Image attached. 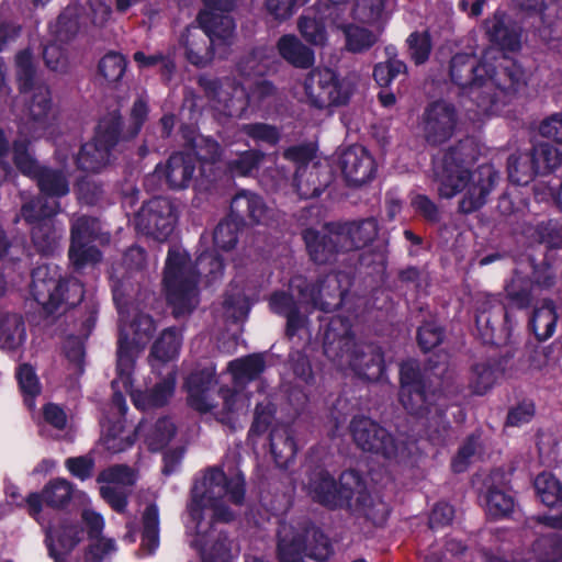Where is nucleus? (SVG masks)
Wrapping results in <instances>:
<instances>
[{"label":"nucleus","instance_id":"680f3d73","mask_svg":"<svg viewBox=\"0 0 562 562\" xmlns=\"http://www.w3.org/2000/svg\"><path fill=\"white\" fill-rule=\"evenodd\" d=\"M496 370L485 363L476 364L472 372L471 385L475 393L484 394L496 381Z\"/></svg>","mask_w":562,"mask_h":562},{"label":"nucleus","instance_id":"a878e982","mask_svg":"<svg viewBox=\"0 0 562 562\" xmlns=\"http://www.w3.org/2000/svg\"><path fill=\"white\" fill-rule=\"evenodd\" d=\"M331 20L334 25L342 32L345 47L351 53H362L370 49L378 42L383 29L381 25H368L369 27L356 25L355 21H349L338 13Z\"/></svg>","mask_w":562,"mask_h":562},{"label":"nucleus","instance_id":"dca6fc26","mask_svg":"<svg viewBox=\"0 0 562 562\" xmlns=\"http://www.w3.org/2000/svg\"><path fill=\"white\" fill-rule=\"evenodd\" d=\"M79 8L77 4L68 5L56 22L49 26L50 41L44 47L43 56L46 66L55 71H63L67 67V55L63 44L69 42L79 29Z\"/></svg>","mask_w":562,"mask_h":562},{"label":"nucleus","instance_id":"c9c22d12","mask_svg":"<svg viewBox=\"0 0 562 562\" xmlns=\"http://www.w3.org/2000/svg\"><path fill=\"white\" fill-rule=\"evenodd\" d=\"M270 450L279 467H286L296 453L292 430L288 425L276 424L269 435Z\"/></svg>","mask_w":562,"mask_h":562},{"label":"nucleus","instance_id":"aec40b11","mask_svg":"<svg viewBox=\"0 0 562 562\" xmlns=\"http://www.w3.org/2000/svg\"><path fill=\"white\" fill-rule=\"evenodd\" d=\"M177 213L171 201L155 198L147 202L135 217L136 228L147 236L164 241L175 229Z\"/></svg>","mask_w":562,"mask_h":562},{"label":"nucleus","instance_id":"6e6552de","mask_svg":"<svg viewBox=\"0 0 562 562\" xmlns=\"http://www.w3.org/2000/svg\"><path fill=\"white\" fill-rule=\"evenodd\" d=\"M35 178L43 195L24 203L21 215L27 223L35 224L32 228L33 241L41 251L46 252L55 245L56 237L42 221L59 212L57 199L69 193V181L64 171L49 168H41Z\"/></svg>","mask_w":562,"mask_h":562},{"label":"nucleus","instance_id":"e433bc0d","mask_svg":"<svg viewBox=\"0 0 562 562\" xmlns=\"http://www.w3.org/2000/svg\"><path fill=\"white\" fill-rule=\"evenodd\" d=\"M328 182V175H322L321 168L312 164L303 171L302 167L295 171L293 184L301 198L310 199L319 195Z\"/></svg>","mask_w":562,"mask_h":562},{"label":"nucleus","instance_id":"f3484780","mask_svg":"<svg viewBox=\"0 0 562 562\" xmlns=\"http://www.w3.org/2000/svg\"><path fill=\"white\" fill-rule=\"evenodd\" d=\"M108 236L101 234L99 222L81 216L72 224L69 259L77 268L95 265L101 260V252L91 245L92 241H108Z\"/></svg>","mask_w":562,"mask_h":562},{"label":"nucleus","instance_id":"20e7f679","mask_svg":"<svg viewBox=\"0 0 562 562\" xmlns=\"http://www.w3.org/2000/svg\"><path fill=\"white\" fill-rule=\"evenodd\" d=\"M223 272L222 260L213 254H202L193 266L189 254L179 247L169 249L164 271V289L176 317L190 314L198 305V276L215 280Z\"/></svg>","mask_w":562,"mask_h":562},{"label":"nucleus","instance_id":"58836bf2","mask_svg":"<svg viewBox=\"0 0 562 562\" xmlns=\"http://www.w3.org/2000/svg\"><path fill=\"white\" fill-rule=\"evenodd\" d=\"M26 338L23 318L18 314L0 316V348L4 351L19 349Z\"/></svg>","mask_w":562,"mask_h":562},{"label":"nucleus","instance_id":"4468645a","mask_svg":"<svg viewBox=\"0 0 562 562\" xmlns=\"http://www.w3.org/2000/svg\"><path fill=\"white\" fill-rule=\"evenodd\" d=\"M120 126V116L115 111L99 122L94 138L82 145L76 157L79 170L94 173L110 162L111 149L117 142Z\"/></svg>","mask_w":562,"mask_h":562},{"label":"nucleus","instance_id":"69168bd1","mask_svg":"<svg viewBox=\"0 0 562 562\" xmlns=\"http://www.w3.org/2000/svg\"><path fill=\"white\" fill-rule=\"evenodd\" d=\"M241 132L256 142L269 145H276L280 139V133L277 127L265 123L245 124L241 126Z\"/></svg>","mask_w":562,"mask_h":562},{"label":"nucleus","instance_id":"f03ea898","mask_svg":"<svg viewBox=\"0 0 562 562\" xmlns=\"http://www.w3.org/2000/svg\"><path fill=\"white\" fill-rule=\"evenodd\" d=\"M121 288V285L113 288V300L120 316L116 378L112 381L111 414L113 416H123L127 409L122 391L130 393L134 404L145 409L166 404L172 396L176 384L173 369L167 366L166 378L149 393L132 390L135 357L150 340L155 324L149 315L138 312L134 306H127L125 292Z\"/></svg>","mask_w":562,"mask_h":562},{"label":"nucleus","instance_id":"ddd939ff","mask_svg":"<svg viewBox=\"0 0 562 562\" xmlns=\"http://www.w3.org/2000/svg\"><path fill=\"white\" fill-rule=\"evenodd\" d=\"M34 299L48 312H54L61 303L74 306L83 297V285L77 279L60 280L56 269L41 266L32 273Z\"/></svg>","mask_w":562,"mask_h":562},{"label":"nucleus","instance_id":"09e8293b","mask_svg":"<svg viewBox=\"0 0 562 562\" xmlns=\"http://www.w3.org/2000/svg\"><path fill=\"white\" fill-rule=\"evenodd\" d=\"M401 392L400 400L402 404H405L408 408L416 409L418 403H413L411 397L413 391H415L416 384L423 385L419 380L418 367L415 362H406L401 367Z\"/></svg>","mask_w":562,"mask_h":562},{"label":"nucleus","instance_id":"a18cd8bd","mask_svg":"<svg viewBox=\"0 0 562 562\" xmlns=\"http://www.w3.org/2000/svg\"><path fill=\"white\" fill-rule=\"evenodd\" d=\"M486 32L492 42L501 46V48L514 52L520 47V36L515 30H509L504 21L495 16L486 23Z\"/></svg>","mask_w":562,"mask_h":562},{"label":"nucleus","instance_id":"bf43d9fd","mask_svg":"<svg viewBox=\"0 0 562 562\" xmlns=\"http://www.w3.org/2000/svg\"><path fill=\"white\" fill-rule=\"evenodd\" d=\"M224 308L227 317L238 321L246 317L249 312L250 304L239 289H233L224 300Z\"/></svg>","mask_w":562,"mask_h":562},{"label":"nucleus","instance_id":"b1692460","mask_svg":"<svg viewBox=\"0 0 562 562\" xmlns=\"http://www.w3.org/2000/svg\"><path fill=\"white\" fill-rule=\"evenodd\" d=\"M533 284L543 289L551 288L554 284V274L550 269L536 270L535 281L531 282L527 277L516 271L505 285L506 297L517 308H527L532 300L531 290Z\"/></svg>","mask_w":562,"mask_h":562},{"label":"nucleus","instance_id":"0eeeda50","mask_svg":"<svg viewBox=\"0 0 562 562\" xmlns=\"http://www.w3.org/2000/svg\"><path fill=\"white\" fill-rule=\"evenodd\" d=\"M349 285L350 278L347 274L330 273L317 288L300 290L297 301L288 293H274L270 299V308L286 317V334L293 336L305 323L302 312L308 311L307 305L329 312L340 305Z\"/></svg>","mask_w":562,"mask_h":562},{"label":"nucleus","instance_id":"7ed1b4c3","mask_svg":"<svg viewBox=\"0 0 562 562\" xmlns=\"http://www.w3.org/2000/svg\"><path fill=\"white\" fill-rule=\"evenodd\" d=\"M475 159L471 140H463L450 147L434 164V173L439 182L441 198L451 199L458 194L459 211L465 214L481 209L495 188L498 173L492 165H482L470 170L469 165Z\"/></svg>","mask_w":562,"mask_h":562},{"label":"nucleus","instance_id":"37998d69","mask_svg":"<svg viewBox=\"0 0 562 562\" xmlns=\"http://www.w3.org/2000/svg\"><path fill=\"white\" fill-rule=\"evenodd\" d=\"M142 521V550L151 554L159 546V512L155 504L146 506Z\"/></svg>","mask_w":562,"mask_h":562},{"label":"nucleus","instance_id":"a19ab883","mask_svg":"<svg viewBox=\"0 0 562 562\" xmlns=\"http://www.w3.org/2000/svg\"><path fill=\"white\" fill-rule=\"evenodd\" d=\"M278 50L295 67L307 68L314 61V53L294 35H283L278 41Z\"/></svg>","mask_w":562,"mask_h":562},{"label":"nucleus","instance_id":"bb28decb","mask_svg":"<svg viewBox=\"0 0 562 562\" xmlns=\"http://www.w3.org/2000/svg\"><path fill=\"white\" fill-rule=\"evenodd\" d=\"M180 44L189 63L198 67L209 65L214 57V38L204 29L188 27L181 36Z\"/></svg>","mask_w":562,"mask_h":562},{"label":"nucleus","instance_id":"6ab92c4d","mask_svg":"<svg viewBox=\"0 0 562 562\" xmlns=\"http://www.w3.org/2000/svg\"><path fill=\"white\" fill-rule=\"evenodd\" d=\"M458 124V112L450 102L439 100L428 104L420 117L419 128L424 139L430 145L449 140Z\"/></svg>","mask_w":562,"mask_h":562},{"label":"nucleus","instance_id":"6e6d98bb","mask_svg":"<svg viewBox=\"0 0 562 562\" xmlns=\"http://www.w3.org/2000/svg\"><path fill=\"white\" fill-rule=\"evenodd\" d=\"M117 551L112 538H97L91 541L86 552V562H109Z\"/></svg>","mask_w":562,"mask_h":562},{"label":"nucleus","instance_id":"5701e85b","mask_svg":"<svg viewBox=\"0 0 562 562\" xmlns=\"http://www.w3.org/2000/svg\"><path fill=\"white\" fill-rule=\"evenodd\" d=\"M339 166L350 184L360 186L369 181L375 170L374 160L362 146H351L339 156Z\"/></svg>","mask_w":562,"mask_h":562},{"label":"nucleus","instance_id":"f8f14e48","mask_svg":"<svg viewBox=\"0 0 562 562\" xmlns=\"http://www.w3.org/2000/svg\"><path fill=\"white\" fill-rule=\"evenodd\" d=\"M200 85L210 100L211 108L218 115L229 117L241 116L248 105H259L266 98L274 93L273 86L265 80L256 82L251 93H248L244 86H238L228 78L218 81L201 77Z\"/></svg>","mask_w":562,"mask_h":562},{"label":"nucleus","instance_id":"2eb2a0df","mask_svg":"<svg viewBox=\"0 0 562 562\" xmlns=\"http://www.w3.org/2000/svg\"><path fill=\"white\" fill-rule=\"evenodd\" d=\"M302 101L308 105L324 110L345 104L349 91L337 74L329 68H316L307 74L303 82Z\"/></svg>","mask_w":562,"mask_h":562},{"label":"nucleus","instance_id":"7c9ffc66","mask_svg":"<svg viewBox=\"0 0 562 562\" xmlns=\"http://www.w3.org/2000/svg\"><path fill=\"white\" fill-rule=\"evenodd\" d=\"M231 209L238 216H247L252 223L267 225L273 218V210L263 200L251 192L243 191L232 201Z\"/></svg>","mask_w":562,"mask_h":562},{"label":"nucleus","instance_id":"8fccbe9b","mask_svg":"<svg viewBox=\"0 0 562 562\" xmlns=\"http://www.w3.org/2000/svg\"><path fill=\"white\" fill-rule=\"evenodd\" d=\"M98 482L103 485L126 488L136 482V474L125 465H114L102 471L98 476Z\"/></svg>","mask_w":562,"mask_h":562},{"label":"nucleus","instance_id":"9d476101","mask_svg":"<svg viewBox=\"0 0 562 562\" xmlns=\"http://www.w3.org/2000/svg\"><path fill=\"white\" fill-rule=\"evenodd\" d=\"M214 368H205L192 373L187 380L190 405L202 413H212L223 424H232L234 416L249 406V398L229 389L214 390L216 384Z\"/></svg>","mask_w":562,"mask_h":562},{"label":"nucleus","instance_id":"774afa93","mask_svg":"<svg viewBox=\"0 0 562 562\" xmlns=\"http://www.w3.org/2000/svg\"><path fill=\"white\" fill-rule=\"evenodd\" d=\"M237 241V225L232 221L221 222L214 232V244L216 247L228 250Z\"/></svg>","mask_w":562,"mask_h":562},{"label":"nucleus","instance_id":"9b49d317","mask_svg":"<svg viewBox=\"0 0 562 562\" xmlns=\"http://www.w3.org/2000/svg\"><path fill=\"white\" fill-rule=\"evenodd\" d=\"M331 552L327 538L314 526L282 522L278 530V557L280 562H303L308 555L324 561ZM245 562H269L263 558L247 555Z\"/></svg>","mask_w":562,"mask_h":562},{"label":"nucleus","instance_id":"2f4dec72","mask_svg":"<svg viewBox=\"0 0 562 562\" xmlns=\"http://www.w3.org/2000/svg\"><path fill=\"white\" fill-rule=\"evenodd\" d=\"M195 162L196 158L191 153H177L170 156L164 171L170 188H187L192 180Z\"/></svg>","mask_w":562,"mask_h":562},{"label":"nucleus","instance_id":"c756f323","mask_svg":"<svg viewBox=\"0 0 562 562\" xmlns=\"http://www.w3.org/2000/svg\"><path fill=\"white\" fill-rule=\"evenodd\" d=\"M44 502L54 508H64L70 502L79 506L90 503L89 496L81 491L75 490L72 484L65 479L49 481L42 490Z\"/></svg>","mask_w":562,"mask_h":562},{"label":"nucleus","instance_id":"c03bdc74","mask_svg":"<svg viewBox=\"0 0 562 562\" xmlns=\"http://www.w3.org/2000/svg\"><path fill=\"white\" fill-rule=\"evenodd\" d=\"M102 442L106 450L116 453L124 451L133 445L130 431H126L121 419L112 422L110 418L103 423Z\"/></svg>","mask_w":562,"mask_h":562},{"label":"nucleus","instance_id":"ea45409f","mask_svg":"<svg viewBox=\"0 0 562 562\" xmlns=\"http://www.w3.org/2000/svg\"><path fill=\"white\" fill-rule=\"evenodd\" d=\"M227 370L233 376L235 386H240L255 380L263 372L265 360L261 355H250L231 361Z\"/></svg>","mask_w":562,"mask_h":562},{"label":"nucleus","instance_id":"f704fd0d","mask_svg":"<svg viewBox=\"0 0 562 562\" xmlns=\"http://www.w3.org/2000/svg\"><path fill=\"white\" fill-rule=\"evenodd\" d=\"M558 324L557 306L551 300H543L533 307L529 327L538 340L544 341L553 336Z\"/></svg>","mask_w":562,"mask_h":562},{"label":"nucleus","instance_id":"052dcab7","mask_svg":"<svg viewBox=\"0 0 562 562\" xmlns=\"http://www.w3.org/2000/svg\"><path fill=\"white\" fill-rule=\"evenodd\" d=\"M13 159L16 168L29 177H34L40 171L36 160L33 158L24 142H15L13 145Z\"/></svg>","mask_w":562,"mask_h":562},{"label":"nucleus","instance_id":"338daca9","mask_svg":"<svg viewBox=\"0 0 562 562\" xmlns=\"http://www.w3.org/2000/svg\"><path fill=\"white\" fill-rule=\"evenodd\" d=\"M15 65L21 90L26 92L34 77L32 54L29 50L20 52L15 57Z\"/></svg>","mask_w":562,"mask_h":562},{"label":"nucleus","instance_id":"3c124183","mask_svg":"<svg viewBox=\"0 0 562 562\" xmlns=\"http://www.w3.org/2000/svg\"><path fill=\"white\" fill-rule=\"evenodd\" d=\"M263 154L258 150H246L227 162V169L233 176H248L258 168Z\"/></svg>","mask_w":562,"mask_h":562},{"label":"nucleus","instance_id":"423d86ee","mask_svg":"<svg viewBox=\"0 0 562 562\" xmlns=\"http://www.w3.org/2000/svg\"><path fill=\"white\" fill-rule=\"evenodd\" d=\"M324 353L339 369L352 370L359 375L374 378L382 372L383 357L371 345H358L348 321L335 316L324 331Z\"/></svg>","mask_w":562,"mask_h":562},{"label":"nucleus","instance_id":"4be33fe9","mask_svg":"<svg viewBox=\"0 0 562 562\" xmlns=\"http://www.w3.org/2000/svg\"><path fill=\"white\" fill-rule=\"evenodd\" d=\"M85 531L77 522L63 520L46 530L45 544L54 562H71V552L82 541Z\"/></svg>","mask_w":562,"mask_h":562},{"label":"nucleus","instance_id":"864d4df0","mask_svg":"<svg viewBox=\"0 0 562 562\" xmlns=\"http://www.w3.org/2000/svg\"><path fill=\"white\" fill-rule=\"evenodd\" d=\"M530 153L539 172L554 169L562 164V155L550 144H539Z\"/></svg>","mask_w":562,"mask_h":562},{"label":"nucleus","instance_id":"72a5a7b5","mask_svg":"<svg viewBox=\"0 0 562 562\" xmlns=\"http://www.w3.org/2000/svg\"><path fill=\"white\" fill-rule=\"evenodd\" d=\"M224 12L215 13L202 10L198 15V22L202 29L214 38V45L218 43L231 44L234 37L235 23Z\"/></svg>","mask_w":562,"mask_h":562},{"label":"nucleus","instance_id":"c85d7f7f","mask_svg":"<svg viewBox=\"0 0 562 562\" xmlns=\"http://www.w3.org/2000/svg\"><path fill=\"white\" fill-rule=\"evenodd\" d=\"M336 234V224L328 226L326 235H319L315 229L308 228L304 232L303 237L310 252L311 258L317 263H326L331 261L336 255L345 252L341 250V243L333 241Z\"/></svg>","mask_w":562,"mask_h":562},{"label":"nucleus","instance_id":"393cba45","mask_svg":"<svg viewBox=\"0 0 562 562\" xmlns=\"http://www.w3.org/2000/svg\"><path fill=\"white\" fill-rule=\"evenodd\" d=\"M386 0H345L335 7L340 16L366 25H381L386 21Z\"/></svg>","mask_w":562,"mask_h":562},{"label":"nucleus","instance_id":"4c0bfd02","mask_svg":"<svg viewBox=\"0 0 562 562\" xmlns=\"http://www.w3.org/2000/svg\"><path fill=\"white\" fill-rule=\"evenodd\" d=\"M181 340V333L176 328L162 331L151 349L150 364L153 370H158L160 366L166 364L178 356Z\"/></svg>","mask_w":562,"mask_h":562},{"label":"nucleus","instance_id":"e2e57ef3","mask_svg":"<svg viewBox=\"0 0 562 562\" xmlns=\"http://www.w3.org/2000/svg\"><path fill=\"white\" fill-rule=\"evenodd\" d=\"M499 301L496 296L484 294L482 296L481 305L477 307L479 314L476 315V325L479 329L484 327L483 338L485 341H491L493 338V328L490 327L491 318L488 311L494 307H499Z\"/></svg>","mask_w":562,"mask_h":562},{"label":"nucleus","instance_id":"4d7b16f0","mask_svg":"<svg viewBox=\"0 0 562 562\" xmlns=\"http://www.w3.org/2000/svg\"><path fill=\"white\" fill-rule=\"evenodd\" d=\"M126 69L124 57L116 53H109L99 63L100 75L109 82L119 81Z\"/></svg>","mask_w":562,"mask_h":562},{"label":"nucleus","instance_id":"0e129e2a","mask_svg":"<svg viewBox=\"0 0 562 562\" xmlns=\"http://www.w3.org/2000/svg\"><path fill=\"white\" fill-rule=\"evenodd\" d=\"M411 58L416 65L424 64L430 54L431 43L427 33H413L407 38Z\"/></svg>","mask_w":562,"mask_h":562},{"label":"nucleus","instance_id":"1a4fd4ad","mask_svg":"<svg viewBox=\"0 0 562 562\" xmlns=\"http://www.w3.org/2000/svg\"><path fill=\"white\" fill-rule=\"evenodd\" d=\"M501 56L497 48H487L480 60L470 54H457L450 61V78L473 102L482 113H487L494 98L502 94L494 82V65Z\"/></svg>","mask_w":562,"mask_h":562},{"label":"nucleus","instance_id":"5fc2aeb1","mask_svg":"<svg viewBox=\"0 0 562 562\" xmlns=\"http://www.w3.org/2000/svg\"><path fill=\"white\" fill-rule=\"evenodd\" d=\"M16 378L21 391L25 395V403L30 408H32L34 406L33 398L41 392V385L37 375L31 366L22 364L19 367Z\"/></svg>","mask_w":562,"mask_h":562},{"label":"nucleus","instance_id":"473e14b6","mask_svg":"<svg viewBox=\"0 0 562 562\" xmlns=\"http://www.w3.org/2000/svg\"><path fill=\"white\" fill-rule=\"evenodd\" d=\"M136 435L151 451L162 449L173 437L175 426L168 418H159L155 422L144 420L136 428Z\"/></svg>","mask_w":562,"mask_h":562},{"label":"nucleus","instance_id":"a211bd4d","mask_svg":"<svg viewBox=\"0 0 562 562\" xmlns=\"http://www.w3.org/2000/svg\"><path fill=\"white\" fill-rule=\"evenodd\" d=\"M350 430L353 441L363 451L393 459L403 450V445L398 443L385 428L370 418H353Z\"/></svg>","mask_w":562,"mask_h":562},{"label":"nucleus","instance_id":"412c9836","mask_svg":"<svg viewBox=\"0 0 562 562\" xmlns=\"http://www.w3.org/2000/svg\"><path fill=\"white\" fill-rule=\"evenodd\" d=\"M29 89V122L24 127L25 133L33 138L48 136L54 123L49 89L45 85L30 86Z\"/></svg>","mask_w":562,"mask_h":562},{"label":"nucleus","instance_id":"de8ad7c7","mask_svg":"<svg viewBox=\"0 0 562 562\" xmlns=\"http://www.w3.org/2000/svg\"><path fill=\"white\" fill-rule=\"evenodd\" d=\"M535 488L541 502L547 506H554L562 501L561 483L550 473L539 474L535 480Z\"/></svg>","mask_w":562,"mask_h":562},{"label":"nucleus","instance_id":"49530a36","mask_svg":"<svg viewBox=\"0 0 562 562\" xmlns=\"http://www.w3.org/2000/svg\"><path fill=\"white\" fill-rule=\"evenodd\" d=\"M299 30L304 40L312 45L323 46L327 41L323 16H318L315 10L300 18Z\"/></svg>","mask_w":562,"mask_h":562},{"label":"nucleus","instance_id":"cd10ccee","mask_svg":"<svg viewBox=\"0 0 562 562\" xmlns=\"http://www.w3.org/2000/svg\"><path fill=\"white\" fill-rule=\"evenodd\" d=\"M378 234V224L373 218L359 223L336 224L333 241L341 243V250L351 251L372 241Z\"/></svg>","mask_w":562,"mask_h":562},{"label":"nucleus","instance_id":"79ce46f5","mask_svg":"<svg viewBox=\"0 0 562 562\" xmlns=\"http://www.w3.org/2000/svg\"><path fill=\"white\" fill-rule=\"evenodd\" d=\"M533 156L528 153H515L508 158V177L516 184H528L538 173Z\"/></svg>","mask_w":562,"mask_h":562},{"label":"nucleus","instance_id":"39448f33","mask_svg":"<svg viewBox=\"0 0 562 562\" xmlns=\"http://www.w3.org/2000/svg\"><path fill=\"white\" fill-rule=\"evenodd\" d=\"M304 485L315 501L326 506L347 505L374 525H382L387 518V505L367 493L364 484L356 471L344 472L340 475L339 486H337L326 470L315 469Z\"/></svg>","mask_w":562,"mask_h":562},{"label":"nucleus","instance_id":"603ef678","mask_svg":"<svg viewBox=\"0 0 562 562\" xmlns=\"http://www.w3.org/2000/svg\"><path fill=\"white\" fill-rule=\"evenodd\" d=\"M504 75L508 77L510 81L509 85L503 83L501 79L495 78L496 72L494 71V82L496 83L497 89H502L503 93L494 98L495 102L493 103L487 113L496 111L498 108V103H502L504 101V98L508 92H516L520 87H522L526 83L524 71L518 66H514L513 69H506L504 71Z\"/></svg>","mask_w":562,"mask_h":562},{"label":"nucleus","instance_id":"f257e3e1","mask_svg":"<svg viewBox=\"0 0 562 562\" xmlns=\"http://www.w3.org/2000/svg\"><path fill=\"white\" fill-rule=\"evenodd\" d=\"M234 505H241L245 497V477L235 470L227 476L221 469H210L192 491L187 530L193 536L191 544L199 549L203 562H231V541L225 535L211 532L212 521L228 522L234 513L225 505L224 497Z\"/></svg>","mask_w":562,"mask_h":562},{"label":"nucleus","instance_id":"13d9d810","mask_svg":"<svg viewBox=\"0 0 562 562\" xmlns=\"http://www.w3.org/2000/svg\"><path fill=\"white\" fill-rule=\"evenodd\" d=\"M514 508V499L501 490H490L486 496V512L494 518L507 516Z\"/></svg>","mask_w":562,"mask_h":562}]
</instances>
